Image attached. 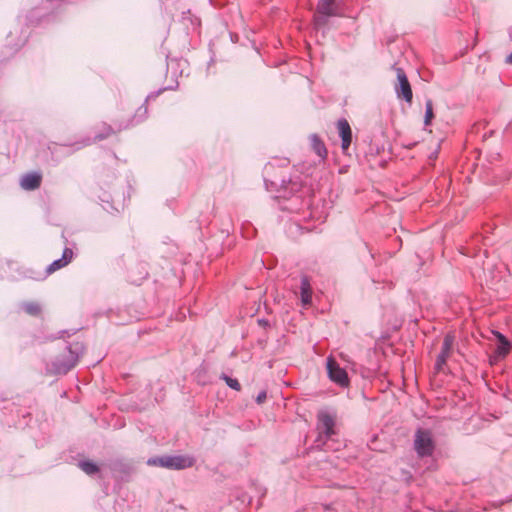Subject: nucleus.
Segmentation results:
<instances>
[{
	"label": "nucleus",
	"mask_w": 512,
	"mask_h": 512,
	"mask_svg": "<svg viewBox=\"0 0 512 512\" xmlns=\"http://www.w3.org/2000/svg\"><path fill=\"white\" fill-rule=\"evenodd\" d=\"M85 347L82 342H73L66 347V351L57 357L51 366L47 367V372L54 375H65L78 363L83 355Z\"/></svg>",
	"instance_id": "obj_1"
},
{
	"label": "nucleus",
	"mask_w": 512,
	"mask_h": 512,
	"mask_svg": "<svg viewBox=\"0 0 512 512\" xmlns=\"http://www.w3.org/2000/svg\"><path fill=\"white\" fill-rule=\"evenodd\" d=\"M335 415L324 410L320 411L317 416V429L319 432L316 440L317 446L325 444L335 434Z\"/></svg>",
	"instance_id": "obj_2"
},
{
	"label": "nucleus",
	"mask_w": 512,
	"mask_h": 512,
	"mask_svg": "<svg viewBox=\"0 0 512 512\" xmlns=\"http://www.w3.org/2000/svg\"><path fill=\"white\" fill-rule=\"evenodd\" d=\"M434 448L435 444L431 432L425 429H418L414 438V449L418 456H431L434 452Z\"/></svg>",
	"instance_id": "obj_3"
},
{
	"label": "nucleus",
	"mask_w": 512,
	"mask_h": 512,
	"mask_svg": "<svg viewBox=\"0 0 512 512\" xmlns=\"http://www.w3.org/2000/svg\"><path fill=\"white\" fill-rule=\"evenodd\" d=\"M326 368L329 379L342 388L349 386L350 380L346 370L338 364L333 357H328L326 361Z\"/></svg>",
	"instance_id": "obj_4"
},
{
	"label": "nucleus",
	"mask_w": 512,
	"mask_h": 512,
	"mask_svg": "<svg viewBox=\"0 0 512 512\" xmlns=\"http://www.w3.org/2000/svg\"><path fill=\"white\" fill-rule=\"evenodd\" d=\"M454 340H455V337L453 334L447 333L445 335L443 343H442L441 351L438 354V356L436 358V362H435L434 368L437 372L444 371V367L446 365L447 359L450 357L451 352H452Z\"/></svg>",
	"instance_id": "obj_5"
},
{
	"label": "nucleus",
	"mask_w": 512,
	"mask_h": 512,
	"mask_svg": "<svg viewBox=\"0 0 512 512\" xmlns=\"http://www.w3.org/2000/svg\"><path fill=\"white\" fill-rule=\"evenodd\" d=\"M398 84L395 86L397 96L403 98L407 102H411L413 98L412 89L408 78L402 68H396Z\"/></svg>",
	"instance_id": "obj_6"
},
{
	"label": "nucleus",
	"mask_w": 512,
	"mask_h": 512,
	"mask_svg": "<svg viewBox=\"0 0 512 512\" xmlns=\"http://www.w3.org/2000/svg\"><path fill=\"white\" fill-rule=\"evenodd\" d=\"M339 136L341 138V148L343 152L347 151L352 142V130L348 121L344 118L337 122Z\"/></svg>",
	"instance_id": "obj_7"
},
{
	"label": "nucleus",
	"mask_w": 512,
	"mask_h": 512,
	"mask_svg": "<svg viewBox=\"0 0 512 512\" xmlns=\"http://www.w3.org/2000/svg\"><path fill=\"white\" fill-rule=\"evenodd\" d=\"M493 334L498 340V344L494 352V358L496 360L503 359L509 354L511 350V343L502 333L493 331Z\"/></svg>",
	"instance_id": "obj_8"
},
{
	"label": "nucleus",
	"mask_w": 512,
	"mask_h": 512,
	"mask_svg": "<svg viewBox=\"0 0 512 512\" xmlns=\"http://www.w3.org/2000/svg\"><path fill=\"white\" fill-rule=\"evenodd\" d=\"M165 464L166 468L181 470L191 467L193 465V459L182 455L167 456Z\"/></svg>",
	"instance_id": "obj_9"
},
{
	"label": "nucleus",
	"mask_w": 512,
	"mask_h": 512,
	"mask_svg": "<svg viewBox=\"0 0 512 512\" xmlns=\"http://www.w3.org/2000/svg\"><path fill=\"white\" fill-rule=\"evenodd\" d=\"M74 253L71 248L66 247L63 250L62 257L54 260L46 269V274H51L65 266H67L73 259Z\"/></svg>",
	"instance_id": "obj_10"
},
{
	"label": "nucleus",
	"mask_w": 512,
	"mask_h": 512,
	"mask_svg": "<svg viewBox=\"0 0 512 512\" xmlns=\"http://www.w3.org/2000/svg\"><path fill=\"white\" fill-rule=\"evenodd\" d=\"M41 175L37 172L27 173L22 176L20 185L24 190H35L41 184Z\"/></svg>",
	"instance_id": "obj_11"
},
{
	"label": "nucleus",
	"mask_w": 512,
	"mask_h": 512,
	"mask_svg": "<svg viewBox=\"0 0 512 512\" xmlns=\"http://www.w3.org/2000/svg\"><path fill=\"white\" fill-rule=\"evenodd\" d=\"M312 294L313 290L309 278L307 276H302L300 285V298L304 307H307L311 304Z\"/></svg>",
	"instance_id": "obj_12"
},
{
	"label": "nucleus",
	"mask_w": 512,
	"mask_h": 512,
	"mask_svg": "<svg viewBox=\"0 0 512 512\" xmlns=\"http://www.w3.org/2000/svg\"><path fill=\"white\" fill-rule=\"evenodd\" d=\"M309 139L312 150L320 159L324 160L327 157V149L324 142L316 134L310 135Z\"/></svg>",
	"instance_id": "obj_13"
},
{
	"label": "nucleus",
	"mask_w": 512,
	"mask_h": 512,
	"mask_svg": "<svg viewBox=\"0 0 512 512\" xmlns=\"http://www.w3.org/2000/svg\"><path fill=\"white\" fill-rule=\"evenodd\" d=\"M335 1L336 0H319L317 5L318 13L323 17L334 16L335 13Z\"/></svg>",
	"instance_id": "obj_14"
},
{
	"label": "nucleus",
	"mask_w": 512,
	"mask_h": 512,
	"mask_svg": "<svg viewBox=\"0 0 512 512\" xmlns=\"http://www.w3.org/2000/svg\"><path fill=\"white\" fill-rule=\"evenodd\" d=\"M147 113H148V110H147V107L145 105H142L138 108V110L136 111L135 115L133 116V118L129 121V123H127L126 125L124 126H119L118 129L121 130V129H126L130 126H133V125H136L138 123H140L141 121H143L146 117H147Z\"/></svg>",
	"instance_id": "obj_15"
},
{
	"label": "nucleus",
	"mask_w": 512,
	"mask_h": 512,
	"mask_svg": "<svg viewBox=\"0 0 512 512\" xmlns=\"http://www.w3.org/2000/svg\"><path fill=\"white\" fill-rule=\"evenodd\" d=\"M20 307L31 316H38L41 313V306L37 302H23Z\"/></svg>",
	"instance_id": "obj_16"
},
{
	"label": "nucleus",
	"mask_w": 512,
	"mask_h": 512,
	"mask_svg": "<svg viewBox=\"0 0 512 512\" xmlns=\"http://www.w3.org/2000/svg\"><path fill=\"white\" fill-rule=\"evenodd\" d=\"M78 465L81 470H83L88 475H93L99 470L98 466L94 462L88 460L80 461Z\"/></svg>",
	"instance_id": "obj_17"
},
{
	"label": "nucleus",
	"mask_w": 512,
	"mask_h": 512,
	"mask_svg": "<svg viewBox=\"0 0 512 512\" xmlns=\"http://www.w3.org/2000/svg\"><path fill=\"white\" fill-rule=\"evenodd\" d=\"M433 117H434L433 103L431 100H427L425 103V117H424L425 126L430 125Z\"/></svg>",
	"instance_id": "obj_18"
},
{
	"label": "nucleus",
	"mask_w": 512,
	"mask_h": 512,
	"mask_svg": "<svg viewBox=\"0 0 512 512\" xmlns=\"http://www.w3.org/2000/svg\"><path fill=\"white\" fill-rule=\"evenodd\" d=\"M102 126H103V132L96 134L94 137V141L103 140V139L107 138L108 136H110L114 132L113 128L110 125H107L104 123Z\"/></svg>",
	"instance_id": "obj_19"
},
{
	"label": "nucleus",
	"mask_w": 512,
	"mask_h": 512,
	"mask_svg": "<svg viewBox=\"0 0 512 512\" xmlns=\"http://www.w3.org/2000/svg\"><path fill=\"white\" fill-rule=\"evenodd\" d=\"M221 378L226 382L227 386H229L231 389H234L236 391H239L241 389L240 383L237 379L231 378L225 374L221 376Z\"/></svg>",
	"instance_id": "obj_20"
},
{
	"label": "nucleus",
	"mask_w": 512,
	"mask_h": 512,
	"mask_svg": "<svg viewBox=\"0 0 512 512\" xmlns=\"http://www.w3.org/2000/svg\"><path fill=\"white\" fill-rule=\"evenodd\" d=\"M166 459H167V456L149 458L147 461V464L151 465V466H160V467L166 468V464H165Z\"/></svg>",
	"instance_id": "obj_21"
},
{
	"label": "nucleus",
	"mask_w": 512,
	"mask_h": 512,
	"mask_svg": "<svg viewBox=\"0 0 512 512\" xmlns=\"http://www.w3.org/2000/svg\"><path fill=\"white\" fill-rule=\"evenodd\" d=\"M266 397H267V394L265 391H261L257 397H256V402L258 404H262L265 400H266Z\"/></svg>",
	"instance_id": "obj_22"
},
{
	"label": "nucleus",
	"mask_w": 512,
	"mask_h": 512,
	"mask_svg": "<svg viewBox=\"0 0 512 512\" xmlns=\"http://www.w3.org/2000/svg\"><path fill=\"white\" fill-rule=\"evenodd\" d=\"M91 143H92V141L90 140V138H87V139H85V140L81 141L80 143H76V145H77V147H76V148H77V149H80V148H82V147H84V146H87V145H89V144H91Z\"/></svg>",
	"instance_id": "obj_23"
},
{
	"label": "nucleus",
	"mask_w": 512,
	"mask_h": 512,
	"mask_svg": "<svg viewBox=\"0 0 512 512\" xmlns=\"http://www.w3.org/2000/svg\"><path fill=\"white\" fill-rule=\"evenodd\" d=\"M161 91H162V90H159L156 94H153V93L149 94V95L146 97V101H148V100H150V99H152V98L156 97V96H157Z\"/></svg>",
	"instance_id": "obj_24"
},
{
	"label": "nucleus",
	"mask_w": 512,
	"mask_h": 512,
	"mask_svg": "<svg viewBox=\"0 0 512 512\" xmlns=\"http://www.w3.org/2000/svg\"><path fill=\"white\" fill-rule=\"evenodd\" d=\"M322 22L324 23L325 21L321 17L316 18V25H320Z\"/></svg>",
	"instance_id": "obj_25"
},
{
	"label": "nucleus",
	"mask_w": 512,
	"mask_h": 512,
	"mask_svg": "<svg viewBox=\"0 0 512 512\" xmlns=\"http://www.w3.org/2000/svg\"><path fill=\"white\" fill-rule=\"evenodd\" d=\"M284 209H287V210H290V211H295L296 209L293 208V207H284Z\"/></svg>",
	"instance_id": "obj_26"
},
{
	"label": "nucleus",
	"mask_w": 512,
	"mask_h": 512,
	"mask_svg": "<svg viewBox=\"0 0 512 512\" xmlns=\"http://www.w3.org/2000/svg\"><path fill=\"white\" fill-rule=\"evenodd\" d=\"M317 219H321V222H324L325 217L322 218V217L319 216V217H317Z\"/></svg>",
	"instance_id": "obj_27"
}]
</instances>
